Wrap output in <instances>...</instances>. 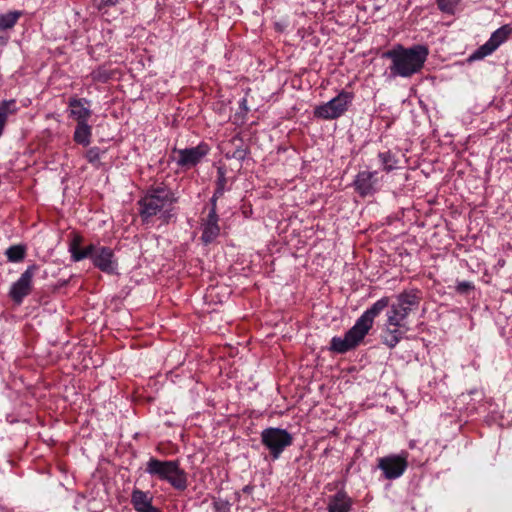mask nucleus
<instances>
[{"label":"nucleus","mask_w":512,"mask_h":512,"mask_svg":"<svg viewBox=\"0 0 512 512\" xmlns=\"http://www.w3.org/2000/svg\"><path fill=\"white\" fill-rule=\"evenodd\" d=\"M209 151V145L204 142L195 147L179 149L176 151L178 154L176 164L186 169L195 167L209 154Z\"/></svg>","instance_id":"nucleus-12"},{"label":"nucleus","mask_w":512,"mask_h":512,"mask_svg":"<svg viewBox=\"0 0 512 512\" xmlns=\"http://www.w3.org/2000/svg\"><path fill=\"white\" fill-rule=\"evenodd\" d=\"M105 6H114L119 3L120 0H101Z\"/></svg>","instance_id":"nucleus-32"},{"label":"nucleus","mask_w":512,"mask_h":512,"mask_svg":"<svg viewBox=\"0 0 512 512\" xmlns=\"http://www.w3.org/2000/svg\"><path fill=\"white\" fill-rule=\"evenodd\" d=\"M219 216L214 211H209L202 223L201 240L205 244L212 243L220 234Z\"/></svg>","instance_id":"nucleus-17"},{"label":"nucleus","mask_w":512,"mask_h":512,"mask_svg":"<svg viewBox=\"0 0 512 512\" xmlns=\"http://www.w3.org/2000/svg\"><path fill=\"white\" fill-rule=\"evenodd\" d=\"M354 93L347 90H341L337 96L326 103L318 105L314 109V116L323 120H335L343 116L354 100Z\"/></svg>","instance_id":"nucleus-7"},{"label":"nucleus","mask_w":512,"mask_h":512,"mask_svg":"<svg viewBox=\"0 0 512 512\" xmlns=\"http://www.w3.org/2000/svg\"><path fill=\"white\" fill-rule=\"evenodd\" d=\"M461 0H436L439 10L445 14L453 15Z\"/></svg>","instance_id":"nucleus-24"},{"label":"nucleus","mask_w":512,"mask_h":512,"mask_svg":"<svg viewBox=\"0 0 512 512\" xmlns=\"http://www.w3.org/2000/svg\"><path fill=\"white\" fill-rule=\"evenodd\" d=\"M241 106H242L245 110H247V107H246V99H243V100L241 101Z\"/></svg>","instance_id":"nucleus-34"},{"label":"nucleus","mask_w":512,"mask_h":512,"mask_svg":"<svg viewBox=\"0 0 512 512\" xmlns=\"http://www.w3.org/2000/svg\"><path fill=\"white\" fill-rule=\"evenodd\" d=\"M21 11H9L7 13L0 14V31L12 29L19 18L21 17Z\"/></svg>","instance_id":"nucleus-21"},{"label":"nucleus","mask_w":512,"mask_h":512,"mask_svg":"<svg viewBox=\"0 0 512 512\" xmlns=\"http://www.w3.org/2000/svg\"><path fill=\"white\" fill-rule=\"evenodd\" d=\"M153 497L149 492L140 489H133L131 493V504L136 512H161L153 506Z\"/></svg>","instance_id":"nucleus-15"},{"label":"nucleus","mask_w":512,"mask_h":512,"mask_svg":"<svg viewBox=\"0 0 512 512\" xmlns=\"http://www.w3.org/2000/svg\"><path fill=\"white\" fill-rule=\"evenodd\" d=\"M261 443L269 450L273 459H278L292 445L293 437L286 429L268 427L261 432Z\"/></svg>","instance_id":"nucleus-8"},{"label":"nucleus","mask_w":512,"mask_h":512,"mask_svg":"<svg viewBox=\"0 0 512 512\" xmlns=\"http://www.w3.org/2000/svg\"><path fill=\"white\" fill-rule=\"evenodd\" d=\"M512 34V24H505L495 30L490 38L472 55L473 59H483L498 49Z\"/></svg>","instance_id":"nucleus-11"},{"label":"nucleus","mask_w":512,"mask_h":512,"mask_svg":"<svg viewBox=\"0 0 512 512\" xmlns=\"http://www.w3.org/2000/svg\"><path fill=\"white\" fill-rule=\"evenodd\" d=\"M9 35L0 33V45L5 46L8 43Z\"/></svg>","instance_id":"nucleus-30"},{"label":"nucleus","mask_w":512,"mask_h":512,"mask_svg":"<svg viewBox=\"0 0 512 512\" xmlns=\"http://www.w3.org/2000/svg\"><path fill=\"white\" fill-rule=\"evenodd\" d=\"M226 177L223 171H219V176L216 182V196H222L225 191Z\"/></svg>","instance_id":"nucleus-27"},{"label":"nucleus","mask_w":512,"mask_h":512,"mask_svg":"<svg viewBox=\"0 0 512 512\" xmlns=\"http://www.w3.org/2000/svg\"><path fill=\"white\" fill-rule=\"evenodd\" d=\"M92 138V126L88 122L77 123L73 140L82 146H88L91 143Z\"/></svg>","instance_id":"nucleus-19"},{"label":"nucleus","mask_w":512,"mask_h":512,"mask_svg":"<svg viewBox=\"0 0 512 512\" xmlns=\"http://www.w3.org/2000/svg\"><path fill=\"white\" fill-rule=\"evenodd\" d=\"M37 269L38 267L35 264L28 266L19 279L11 285L9 297L15 304L20 305L24 298L31 293L33 278Z\"/></svg>","instance_id":"nucleus-10"},{"label":"nucleus","mask_w":512,"mask_h":512,"mask_svg":"<svg viewBox=\"0 0 512 512\" xmlns=\"http://www.w3.org/2000/svg\"><path fill=\"white\" fill-rule=\"evenodd\" d=\"M388 306L389 297L384 296L377 300L370 308L362 313L343 337L335 336L331 339L330 349L342 354L355 348L372 328L374 319Z\"/></svg>","instance_id":"nucleus-1"},{"label":"nucleus","mask_w":512,"mask_h":512,"mask_svg":"<svg viewBox=\"0 0 512 512\" xmlns=\"http://www.w3.org/2000/svg\"><path fill=\"white\" fill-rule=\"evenodd\" d=\"M254 490V486L253 485H246L243 487L242 489V492L245 493V494H251Z\"/></svg>","instance_id":"nucleus-31"},{"label":"nucleus","mask_w":512,"mask_h":512,"mask_svg":"<svg viewBox=\"0 0 512 512\" xmlns=\"http://www.w3.org/2000/svg\"><path fill=\"white\" fill-rule=\"evenodd\" d=\"M106 153V150H102L99 147H91L85 153L86 160L93 165L94 168L99 169L101 167V158Z\"/></svg>","instance_id":"nucleus-22"},{"label":"nucleus","mask_w":512,"mask_h":512,"mask_svg":"<svg viewBox=\"0 0 512 512\" xmlns=\"http://www.w3.org/2000/svg\"><path fill=\"white\" fill-rule=\"evenodd\" d=\"M25 253L26 249L23 245H13L6 250L7 259L13 263L22 261Z\"/></svg>","instance_id":"nucleus-23"},{"label":"nucleus","mask_w":512,"mask_h":512,"mask_svg":"<svg viewBox=\"0 0 512 512\" xmlns=\"http://www.w3.org/2000/svg\"><path fill=\"white\" fill-rule=\"evenodd\" d=\"M178 201L175 193L167 186L150 187L138 201V211L143 223L158 214L167 220L170 217L167 207Z\"/></svg>","instance_id":"nucleus-4"},{"label":"nucleus","mask_w":512,"mask_h":512,"mask_svg":"<svg viewBox=\"0 0 512 512\" xmlns=\"http://www.w3.org/2000/svg\"><path fill=\"white\" fill-rule=\"evenodd\" d=\"M82 243L83 237L80 234H74L68 246L72 261L80 262L89 258L94 267L100 271L108 274L116 272L118 264L112 248L94 243L82 248Z\"/></svg>","instance_id":"nucleus-2"},{"label":"nucleus","mask_w":512,"mask_h":512,"mask_svg":"<svg viewBox=\"0 0 512 512\" xmlns=\"http://www.w3.org/2000/svg\"><path fill=\"white\" fill-rule=\"evenodd\" d=\"M377 157L381 164L382 171L390 173L399 168V159L390 150L379 152Z\"/></svg>","instance_id":"nucleus-20"},{"label":"nucleus","mask_w":512,"mask_h":512,"mask_svg":"<svg viewBox=\"0 0 512 512\" xmlns=\"http://www.w3.org/2000/svg\"><path fill=\"white\" fill-rule=\"evenodd\" d=\"M408 445L410 449L416 448V440H410Z\"/></svg>","instance_id":"nucleus-33"},{"label":"nucleus","mask_w":512,"mask_h":512,"mask_svg":"<svg viewBox=\"0 0 512 512\" xmlns=\"http://www.w3.org/2000/svg\"><path fill=\"white\" fill-rule=\"evenodd\" d=\"M220 196H216V192L214 191V194L212 198L210 199L211 208L210 211H214V213H217V200Z\"/></svg>","instance_id":"nucleus-29"},{"label":"nucleus","mask_w":512,"mask_h":512,"mask_svg":"<svg viewBox=\"0 0 512 512\" xmlns=\"http://www.w3.org/2000/svg\"><path fill=\"white\" fill-rule=\"evenodd\" d=\"M93 82L105 83L111 78V73L104 67H98L90 73Z\"/></svg>","instance_id":"nucleus-25"},{"label":"nucleus","mask_w":512,"mask_h":512,"mask_svg":"<svg viewBox=\"0 0 512 512\" xmlns=\"http://www.w3.org/2000/svg\"><path fill=\"white\" fill-rule=\"evenodd\" d=\"M409 453L402 450L399 454H392L378 460V467L388 480L401 477L408 467Z\"/></svg>","instance_id":"nucleus-9"},{"label":"nucleus","mask_w":512,"mask_h":512,"mask_svg":"<svg viewBox=\"0 0 512 512\" xmlns=\"http://www.w3.org/2000/svg\"><path fill=\"white\" fill-rule=\"evenodd\" d=\"M421 301L420 291L418 289L404 290L396 297V303L390 305L386 314L390 325L404 327L408 325L406 319L408 315L418 309Z\"/></svg>","instance_id":"nucleus-6"},{"label":"nucleus","mask_w":512,"mask_h":512,"mask_svg":"<svg viewBox=\"0 0 512 512\" xmlns=\"http://www.w3.org/2000/svg\"><path fill=\"white\" fill-rule=\"evenodd\" d=\"M354 501L344 489L338 490L329 497L327 504L328 512H351Z\"/></svg>","instance_id":"nucleus-16"},{"label":"nucleus","mask_w":512,"mask_h":512,"mask_svg":"<svg viewBox=\"0 0 512 512\" xmlns=\"http://www.w3.org/2000/svg\"><path fill=\"white\" fill-rule=\"evenodd\" d=\"M474 289V285L470 281H460L456 285V290L459 293H466L469 290Z\"/></svg>","instance_id":"nucleus-28"},{"label":"nucleus","mask_w":512,"mask_h":512,"mask_svg":"<svg viewBox=\"0 0 512 512\" xmlns=\"http://www.w3.org/2000/svg\"><path fill=\"white\" fill-rule=\"evenodd\" d=\"M91 101L87 98L71 97L68 100V116L77 123L89 122L92 116Z\"/></svg>","instance_id":"nucleus-13"},{"label":"nucleus","mask_w":512,"mask_h":512,"mask_svg":"<svg viewBox=\"0 0 512 512\" xmlns=\"http://www.w3.org/2000/svg\"><path fill=\"white\" fill-rule=\"evenodd\" d=\"M212 505L215 512H230L231 510V503L226 499L214 498Z\"/></svg>","instance_id":"nucleus-26"},{"label":"nucleus","mask_w":512,"mask_h":512,"mask_svg":"<svg viewBox=\"0 0 512 512\" xmlns=\"http://www.w3.org/2000/svg\"><path fill=\"white\" fill-rule=\"evenodd\" d=\"M146 473L160 481L169 483L176 490L187 488V473L181 468L178 460H160L151 457L145 468Z\"/></svg>","instance_id":"nucleus-5"},{"label":"nucleus","mask_w":512,"mask_h":512,"mask_svg":"<svg viewBox=\"0 0 512 512\" xmlns=\"http://www.w3.org/2000/svg\"><path fill=\"white\" fill-rule=\"evenodd\" d=\"M409 331V326L404 327L390 325L386 319L385 329L382 335L383 343L389 348H394L401 341L404 335Z\"/></svg>","instance_id":"nucleus-18"},{"label":"nucleus","mask_w":512,"mask_h":512,"mask_svg":"<svg viewBox=\"0 0 512 512\" xmlns=\"http://www.w3.org/2000/svg\"><path fill=\"white\" fill-rule=\"evenodd\" d=\"M377 171H360L355 176L353 186L361 197H367L377 192Z\"/></svg>","instance_id":"nucleus-14"},{"label":"nucleus","mask_w":512,"mask_h":512,"mask_svg":"<svg viewBox=\"0 0 512 512\" xmlns=\"http://www.w3.org/2000/svg\"><path fill=\"white\" fill-rule=\"evenodd\" d=\"M428 54V48L424 45H414L410 48L399 45L386 52L385 56L391 59L390 73L394 77L407 78L422 69Z\"/></svg>","instance_id":"nucleus-3"}]
</instances>
